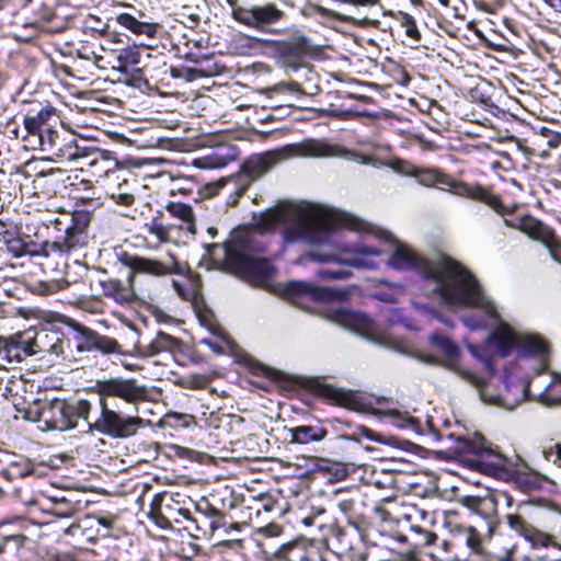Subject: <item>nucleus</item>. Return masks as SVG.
Instances as JSON below:
<instances>
[{
    "instance_id": "nucleus-1",
    "label": "nucleus",
    "mask_w": 561,
    "mask_h": 561,
    "mask_svg": "<svg viewBox=\"0 0 561 561\" xmlns=\"http://www.w3.org/2000/svg\"><path fill=\"white\" fill-rule=\"evenodd\" d=\"M387 262L396 270H417L423 277L425 295L439 298L448 307L480 310L483 316L479 319L474 313L463 318L467 327L491 328L489 340L497 346L502 356L516 347L520 356H534L538 359L537 374L545 370L549 353L547 343L536 334L516 331L506 323L478 279L460 263L445 254L425 259L398 241L394 242Z\"/></svg>"
},
{
    "instance_id": "nucleus-2",
    "label": "nucleus",
    "mask_w": 561,
    "mask_h": 561,
    "mask_svg": "<svg viewBox=\"0 0 561 561\" xmlns=\"http://www.w3.org/2000/svg\"><path fill=\"white\" fill-rule=\"evenodd\" d=\"M278 225H283V240L286 244L298 242L323 244L322 248L307 253L304 259L339 264L337 267L319 270L317 274L320 278L346 279L351 276V272L345 266L374 270L382 261L381 250L373 247L360 244L354 248L332 249V245L327 244L329 231L336 226L358 231L367 230L368 224L353 215L301 202L287 203L268 209L256 220V227L261 232L271 231Z\"/></svg>"
},
{
    "instance_id": "nucleus-3",
    "label": "nucleus",
    "mask_w": 561,
    "mask_h": 561,
    "mask_svg": "<svg viewBox=\"0 0 561 561\" xmlns=\"http://www.w3.org/2000/svg\"><path fill=\"white\" fill-rule=\"evenodd\" d=\"M94 391L99 396L100 412L93 422H88V432L117 438L135 435L142 425V419L117 412L110 405L108 398L117 397L127 402H135L145 398V388L133 379L111 378L98 380Z\"/></svg>"
},
{
    "instance_id": "nucleus-4",
    "label": "nucleus",
    "mask_w": 561,
    "mask_h": 561,
    "mask_svg": "<svg viewBox=\"0 0 561 561\" xmlns=\"http://www.w3.org/2000/svg\"><path fill=\"white\" fill-rule=\"evenodd\" d=\"M208 256L218 265L226 266L254 285L266 287L275 274L271 261L252 255L256 250L253 234L244 229H234L230 238L222 243L205 245Z\"/></svg>"
},
{
    "instance_id": "nucleus-5",
    "label": "nucleus",
    "mask_w": 561,
    "mask_h": 561,
    "mask_svg": "<svg viewBox=\"0 0 561 561\" xmlns=\"http://www.w3.org/2000/svg\"><path fill=\"white\" fill-rule=\"evenodd\" d=\"M340 153V149L320 139H306L250 157L243 164V172L252 180L259 179L277 163L293 157L328 158Z\"/></svg>"
},
{
    "instance_id": "nucleus-6",
    "label": "nucleus",
    "mask_w": 561,
    "mask_h": 561,
    "mask_svg": "<svg viewBox=\"0 0 561 561\" xmlns=\"http://www.w3.org/2000/svg\"><path fill=\"white\" fill-rule=\"evenodd\" d=\"M468 350L471 356L480 363V370L483 376L481 386L471 387L478 391L479 397L484 403L497 405L506 410H514L527 398L530 385L527 381H512L508 378L505 381V389L502 393H489L488 377L493 374L492 360L485 351L478 346L469 344Z\"/></svg>"
},
{
    "instance_id": "nucleus-7",
    "label": "nucleus",
    "mask_w": 561,
    "mask_h": 561,
    "mask_svg": "<svg viewBox=\"0 0 561 561\" xmlns=\"http://www.w3.org/2000/svg\"><path fill=\"white\" fill-rule=\"evenodd\" d=\"M407 175L414 176L419 183L425 186L439 185L442 190L450 191L451 193L461 196L469 197L476 201H480L489 205L496 213L503 211V205L500 198L495 195L488 193L480 185H468L463 182H458L449 175L440 172L437 169H421L414 165H407L402 170Z\"/></svg>"
},
{
    "instance_id": "nucleus-8",
    "label": "nucleus",
    "mask_w": 561,
    "mask_h": 561,
    "mask_svg": "<svg viewBox=\"0 0 561 561\" xmlns=\"http://www.w3.org/2000/svg\"><path fill=\"white\" fill-rule=\"evenodd\" d=\"M80 142H84V140L76 134L55 129V131L47 134L44 140L42 139L37 149L61 161L85 160V164L90 167L106 162L102 151L90 149Z\"/></svg>"
},
{
    "instance_id": "nucleus-9",
    "label": "nucleus",
    "mask_w": 561,
    "mask_h": 561,
    "mask_svg": "<svg viewBox=\"0 0 561 561\" xmlns=\"http://www.w3.org/2000/svg\"><path fill=\"white\" fill-rule=\"evenodd\" d=\"M323 312H325V317L330 321L337 325L353 331L376 344L401 351L400 342L396 341L392 336L383 332L365 313L331 307H327Z\"/></svg>"
},
{
    "instance_id": "nucleus-10",
    "label": "nucleus",
    "mask_w": 561,
    "mask_h": 561,
    "mask_svg": "<svg viewBox=\"0 0 561 561\" xmlns=\"http://www.w3.org/2000/svg\"><path fill=\"white\" fill-rule=\"evenodd\" d=\"M118 261L130 270L129 274L134 275V282L138 274L163 277L185 272V266L171 252L160 253L156 256H139L122 252L118 255Z\"/></svg>"
},
{
    "instance_id": "nucleus-11",
    "label": "nucleus",
    "mask_w": 561,
    "mask_h": 561,
    "mask_svg": "<svg viewBox=\"0 0 561 561\" xmlns=\"http://www.w3.org/2000/svg\"><path fill=\"white\" fill-rule=\"evenodd\" d=\"M430 340L445 355L444 366L447 369L469 386L482 385L483 376L480 366L472 367L460 355L458 346L453 341L440 334H432ZM477 363L480 365L478 360Z\"/></svg>"
},
{
    "instance_id": "nucleus-12",
    "label": "nucleus",
    "mask_w": 561,
    "mask_h": 561,
    "mask_svg": "<svg viewBox=\"0 0 561 561\" xmlns=\"http://www.w3.org/2000/svg\"><path fill=\"white\" fill-rule=\"evenodd\" d=\"M58 123L59 116L54 106L36 104L23 116V125L26 133L23 139L28 146L36 149L41 145L42 138H46L47 134L57 129Z\"/></svg>"
},
{
    "instance_id": "nucleus-13",
    "label": "nucleus",
    "mask_w": 561,
    "mask_h": 561,
    "mask_svg": "<svg viewBox=\"0 0 561 561\" xmlns=\"http://www.w3.org/2000/svg\"><path fill=\"white\" fill-rule=\"evenodd\" d=\"M505 224L508 227L522 231L530 239L543 243L553 257H556V253L561 250V242L556 237L554 231L549 226L531 216H525L515 222L505 220Z\"/></svg>"
},
{
    "instance_id": "nucleus-14",
    "label": "nucleus",
    "mask_w": 561,
    "mask_h": 561,
    "mask_svg": "<svg viewBox=\"0 0 561 561\" xmlns=\"http://www.w3.org/2000/svg\"><path fill=\"white\" fill-rule=\"evenodd\" d=\"M284 295L294 305L308 311L312 310L310 304L325 301L331 297L328 289L298 280L289 282L284 288Z\"/></svg>"
},
{
    "instance_id": "nucleus-15",
    "label": "nucleus",
    "mask_w": 561,
    "mask_h": 561,
    "mask_svg": "<svg viewBox=\"0 0 561 561\" xmlns=\"http://www.w3.org/2000/svg\"><path fill=\"white\" fill-rule=\"evenodd\" d=\"M301 14L305 18L316 19L320 24L324 26H332L333 22H344L358 27L376 25L378 23L377 21H373L367 18L356 19L351 15L342 14L337 11L316 3L306 4L301 9Z\"/></svg>"
},
{
    "instance_id": "nucleus-16",
    "label": "nucleus",
    "mask_w": 561,
    "mask_h": 561,
    "mask_svg": "<svg viewBox=\"0 0 561 561\" xmlns=\"http://www.w3.org/2000/svg\"><path fill=\"white\" fill-rule=\"evenodd\" d=\"M285 12L279 10L275 4L267 3L264 5H255L250 9L239 10L236 12L237 19L251 27H260L267 24H274L280 21Z\"/></svg>"
},
{
    "instance_id": "nucleus-17",
    "label": "nucleus",
    "mask_w": 561,
    "mask_h": 561,
    "mask_svg": "<svg viewBox=\"0 0 561 561\" xmlns=\"http://www.w3.org/2000/svg\"><path fill=\"white\" fill-rule=\"evenodd\" d=\"M106 175L112 176L116 181V186L111 191V198L118 205L130 206L135 202V193L138 188L136 176L129 171H116Z\"/></svg>"
},
{
    "instance_id": "nucleus-18",
    "label": "nucleus",
    "mask_w": 561,
    "mask_h": 561,
    "mask_svg": "<svg viewBox=\"0 0 561 561\" xmlns=\"http://www.w3.org/2000/svg\"><path fill=\"white\" fill-rule=\"evenodd\" d=\"M115 20L118 25L137 36L152 38L158 33L159 24L148 19L141 11L119 13Z\"/></svg>"
},
{
    "instance_id": "nucleus-19",
    "label": "nucleus",
    "mask_w": 561,
    "mask_h": 561,
    "mask_svg": "<svg viewBox=\"0 0 561 561\" xmlns=\"http://www.w3.org/2000/svg\"><path fill=\"white\" fill-rule=\"evenodd\" d=\"M25 334H15L10 337L0 336V356L7 363L21 362L26 356L34 354L31 339Z\"/></svg>"
},
{
    "instance_id": "nucleus-20",
    "label": "nucleus",
    "mask_w": 561,
    "mask_h": 561,
    "mask_svg": "<svg viewBox=\"0 0 561 561\" xmlns=\"http://www.w3.org/2000/svg\"><path fill=\"white\" fill-rule=\"evenodd\" d=\"M39 420L54 430L65 431L76 426V422L70 421L68 403L62 400H55L43 407Z\"/></svg>"
},
{
    "instance_id": "nucleus-21",
    "label": "nucleus",
    "mask_w": 561,
    "mask_h": 561,
    "mask_svg": "<svg viewBox=\"0 0 561 561\" xmlns=\"http://www.w3.org/2000/svg\"><path fill=\"white\" fill-rule=\"evenodd\" d=\"M134 285V275L130 274L125 282L116 278H107L100 282L103 295L119 305L129 304L135 300Z\"/></svg>"
},
{
    "instance_id": "nucleus-22",
    "label": "nucleus",
    "mask_w": 561,
    "mask_h": 561,
    "mask_svg": "<svg viewBox=\"0 0 561 561\" xmlns=\"http://www.w3.org/2000/svg\"><path fill=\"white\" fill-rule=\"evenodd\" d=\"M135 348L139 356L152 357L163 352H175L179 348V341L164 332H158L148 343H138Z\"/></svg>"
},
{
    "instance_id": "nucleus-23",
    "label": "nucleus",
    "mask_w": 561,
    "mask_h": 561,
    "mask_svg": "<svg viewBox=\"0 0 561 561\" xmlns=\"http://www.w3.org/2000/svg\"><path fill=\"white\" fill-rule=\"evenodd\" d=\"M506 519L508 526L513 530L523 535L526 539H529L535 546L539 545L542 547H548L554 542L551 536L535 529L519 515L508 514Z\"/></svg>"
},
{
    "instance_id": "nucleus-24",
    "label": "nucleus",
    "mask_w": 561,
    "mask_h": 561,
    "mask_svg": "<svg viewBox=\"0 0 561 561\" xmlns=\"http://www.w3.org/2000/svg\"><path fill=\"white\" fill-rule=\"evenodd\" d=\"M87 241V234L83 227L72 225L66 229L62 242H54L45 245V254L48 255L49 249L59 252L71 251L76 248L83 247Z\"/></svg>"
},
{
    "instance_id": "nucleus-25",
    "label": "nucleus",
    "mask_w": 561,
    "mask_h": 561,
    "mask_svg": "<svg viewBox=\"0 0 561 561\" xmlns=\"http://www.w3.org/2000/svg\"><path fill=\"white\" fill-rule=\"evenodd\" d=\"M28 339H31V345L34 347V354H59L61 352V339L57 331L42 330L34 336H28Z\"/></svg>"
},
{
    "instance_id": "nucleus-26",
    "label": "nucleus",
    "mask_w": 561,
    "mask_h": 561,
    "mask_svg": "<svg viewBox=\"0 0 561 561\" xmlns=\"http://www.w3.org/2000/svg\"><path fill=\"white\" fill-rule=\"evenodd\" d=\"M141 51L137 46H128L118 51L115 57V62L111 61L113 70L119 71L123 76L128 75L130 66L140 64Z\"/></svg>"
},
{
    "instance_id": "nucleus-27",
    "label": "nucleus",
    "mask_w": 561,
    "mask_h": 561,
    "mask_svg": "<svg viewBox=\"0 0 561 561\" xmlns=\"http://www.w3.org/2000/svg\"><path fill=\"white\" fill-rule=\"evenodd\" d=\"M290 443L295 444H309L311 442L322 440L328 431L323 427L301 425L289 430Z\"/></svg>"
},
{
    "instance_id": "nucleus-28",
    "label": "nucleus",
    "mask_w": 561,
    "mask_h": 561,
    "mask_svg": "<svg viewBox=\"0 0 561 561\" xmlns=\"http://www.w3.org/2000/svg\"><path fill=\"white\" fill-rule=\"evenodd\" d=\"M104 51L105 49L101 45L96 48L89 45H82L77 49V56L81 59L93 61L100 69H106L111 65V61L102 54Z\"/></svg>"
},
{
    "instance_id": "nucleus-29",
    "label": "nucleus",
    "mask_w": 561,
    "mask_h": 561,
    "mask_svg": "<svg viewBox=\"0 0 561 561\" xmlns=\"http://www.w3.org/2000/svg\"><path fill=\"white\" fill-rule=\"evenodd\" d=\"M196 316L199 323L205 327L210 333L220 337L222 341H227L224 330L217 323L214 313L207 308H197Z\"/></svg>"
},
{
    "instance_id": "nucleus-30",
    "label": "nucleus",
    "mask_w": 561,
    "mask_h": 561,
    "mask_svg": "<svg viewBox=\"0 0 561 561\" xmlns=\"http://www.w3.org/2000/svg\"><path fill=\"white\" fill-rule=\"evenodd\" d=\"M167 211L171 216L180 218L183 221L187 222V230L192 233H195V225L193 222V210L188 205L182 203H170L167 206Z\"/></svg>"
},
{
    "instance_id": "nucleus-31",
    "label": "nucleus",
    "mask_w": 561,
    "mask_h": 561,
    "mask_svg": "<svg viewBox=\"0 0 561 561\" xmlns=\"http://www.w3.org/2000/svg\"><path fill=\"white\" fill-rule=\"evenodd\" d=\"M437 536L434 533L426 531L420 526H412L409 537H401V540L409 539L415 548L425 547L433 543Z\"/></svg>"
},
{
    "instance_id": "nucleus-32",
    "label": "nucleus",
    "mask_w": 561,
    "mask_h": 561,
    "mask_svg": "<svg viewBox=\"0 0 561 561\" xmlns=\"http://www.w3.org/2000/svg\"><path fill=\"white\" fill-rule=\"evenodd\" d=\"M53 503V507L50 512L53 515L57 517H70L78 510L77 503L66 499V497H49Z\"/></svg>"
},
{
    "instance_id": "nucleus-33",
    "label": "nucleus",
    "mask_w": 561,
    "mask_h": 561,
    "mask_svg": "<svg viewBox=\"0 0 561 561\" xmlns=\"http://www.w3.org/2000/svg\"><path fill=\"white\" fill-rule=\"evenodd\" d=\"M70 421L82 419L88 421L89 414L92 410V404L88 400H79L72 404L68 403Z\"/></svg>"
},
{
    "instance_id": "nucleus-34",
    "label": "nucleus",
    "mask_w": 561,
    "mask_h": 561,
    "mask_svg": "<svg viewBox=\"0 0 561 561\" xmlns=\"http://www.w3.org/2000/svg\"><path fill=\"white\" fill-rule=\"evenodd\" d=\"M146 228L149 233L157 237V239L161 242H165L170 237V229L167 225H164L159 217H153L149 222L146 224Z\"/></svg>"
},
{
    "instance_id": "nucleus-35",
    "label": "nucleus",
    "mask_w": 561,
    "mask_h": 561,
    "mask_svg": "<svg viewBox=\"0 0 561 561\" xmlns=\"http://www.w3.org/2000/svg\"><path fill=\"white\" fill-rule=\"evenodd\" d=\"M94 346L105 354L122 353L118 342L105 335H96L94 337Z\"/></svg>"
},
{
    "instance_id": "nucleus-36",
    "label": "nucleus",
    "mask_w": 561,
    "mask_h": 561,
    "mask_svg": "<svg viewBox=\"0 0 561 561\" xmlns=\"http://www.w3.org/2000/svg\"><path fill=\"white\" fill-rule=\"evenodd\" d=\"M357 435L383 445L390 443V439L388 437L379 433H376L366 426H358L356 428V432L352 436H348L347 438L351 440L358 442V438L356 437Z\"/></svg>"
},
{
    "instance_id": "nucleus-37",
    "label": "nucleus",
    "mask_w": 561,
    "mask_h": 561,
    "mask_svg": "<svg viewBox=\"0 0 561 561\" xmlns=\"http://www.w3.org/2000/svg\"><path fill=\"white\" fill-rule=\"evenodd\" d=\"M331 396H332L333 400L339 405L345 407L347 409H356L357 408V399L350 391L334 389L331 391Z\"/></svg>"
},
{
    "instance_id": "nucleus-38",
    "label": "nucleus",
    "mask_w": 561,
    "mask_h": 561,
    "mask_svg": "<svg viewBox=\"0 0 561 561\" xmlns=\"http://www.w3.org/2000/svg\"><path fill=\"white\" fill-rule=\"evenodd\" d=\"M401 25L404 27L407 36L414 41L421 39V33L412 15L404 13L401 18Z\"/></svg>"
},
{
    "instance_id": "nucleus-39",
    "label": "nucleus",
    "mask_w": 561,
    "mask_h": 561,
    "mask_svg": "<svg viewBox=\"0 0 561 561\" xmlns=\"http://www.w3.org/2000/svg\"><path fill=\"white\" fill-rule=\"evenodd\" d=\"M390 415L393 419V423L400 428L414 427L416 425V420L408 413L392 411Z\"/></svg>"
},
{
    "instance_id": "nucleus-40",
    "label": "nucleus",
    "mask_w": 561,
    "mask_h": 561,
    "mask_svg": "<svg viewBox=\"0 0 561 561\" xmlns=\"http://www.w3.org/2000/svg\"><path fill=\"white\" fill-rule=\"evenodd\" d=\"M24 541V537L20 534L5 535L3 539L0 541V553L4 552L10 542H13L15 547L22 546Z\"/></svg>"
},
{
    "instance_id": "nucleus-41",
    "label": "nucleus",
    "mask_w": 561,
    "mask_h": 561,
    "mask_svg": "<svg viewBox=\"0 0 561 561\" xmlns=\"http://www.w3.org/2000/svg\"><path fill=\"white\" fill-rule=\"evenodd\" d=\"M124 80L126 83H128L135 88H140L144 83H146V80L142 78V76L140 73V69H137V71L135 73H130L128 71V75L124 76Z\"/></svg>"
},
{
    "instance_id": "nucleus-42",
    "label": "nucleus",
    "mask_w": 561,
    "mask_h": 561,
    "mask_svg": "<svg viewBox=\"0 0 561 561\" xmlns=\"http://www.w3.org/2000/svg\"><path fill=\"white\" fill-rule=\"evenodd\" d=\"M466 542L473 551H478L480 546V538L471 528L466 531Z\"/></svg>"
},
{
    "instance_id": "nucleus-43",
    "label": "nucleus",
    "mask_w": 561,
    "mask_h": 561,
    "mask_svg": "<svg viewBox=\"0 0 561 561\" xmlns=\"http://www.w3.org/2000/svg\"><path fill=\"white\" fill-rule=\"evenodd\" d=\"M468 450L479 456H483L484 453L489 451V449L484 446V438L480 436L477 437L476 442L472 443Z\"/></svg>"
},
{
    "instance_id": "nucleus-44",
    "label": "nucleus",
    "mask_w": 561,
    "mask_h": 561,
    "mask_svg": "<svg viewBox=\"0 0 561 561\" xmlns=\"http://www.w3.org/2000/svg\"><path fill=\"white\" fill-rule=\"evenodd\" d=\"M172 286L181 298H183L185 300H188L192 298L193 294L190 290H186L184 288V286L179 280L173 279Z\"/></svg>"
},
{
    "instance_id": "nucleus-45",
    "label": "nucleus",
    "mask_w": 561,
    "mask_h": 561,
    "mask_svg": "<svg viewBox=\"0 0 561 561\" xmlns=\"http://www.w3.org/2000/svg\"><path fill=\"white\" fill-rule=\"evenodd\" d=\"M561 387V377L554 375L552 380L545 387L543 391L540 393L541 397L548 398L552 388Z\"/></svg>"
},
{
    "instance_id": "nucleus-46",
    "label": "nucleus",
    "mask_w": 561,
    "mask_h": 561,
    "mask_svg": "<svg viewBox=\"0 0 561 561\" xmlns=\"http://www.w3.org/2000/svg\"><path fill=\"white\" fill-rule=\"evenodd\" d=\"M96 522L99 525L103 526L105 529H111L114 525L115 519L113 517H98Z\"/></svg>"
},
{
    "instance_id": "nucleus-47",
    "label": "nucleus",
    "mask_w": 561,
    "mask_h": 561,
    "mask_svg": "<svg viewBox=\"0 0 561 561\" xmlns=\"http://www.w3.org/2000/svg\"><path fill=\"white\" fill-rule=\"evenodd\" d=\"M561 142V135L560 134H553L550 139L548 140V145L551 148H556Z\"/></svg>"
},
{
    "instance_id": "nucleus-48",
    "label": "nucleus",
    "mask_w": 561,
    "mask_h": 561,
    "mask_svg": "<svg viewBox=\"0 0 561 561\" xmlns=\"http://www.w3.org/2000/svg\"><path fill=\"white\" fill-rule=\"evenodd\" d=\"M548 5H550L556 12L561 13V0H543Z\"/></svg>"
},
{
    "instance_id": "nucleus-49",
    "label": "nucleus",
    "mask_w": 561,
    "mask_h": 561,
    "mask_svg": "<svg viewBox=\"0 0 561 561\" xmlns=\"http://www.w3.org/2000/svg\"><path fill=\"white\" fill-rule=\"evenodd\" d=\"M201 343L208 345L210 348H213V350H214L215 352H217V353H221V352H222L221 346L217 345L216 343L211 342V341H210V340H208V339H203V340L201 341Z\"/></svg>"
},
{
    "instance_id": "nucleus-50",
    "label": "nucleus",
    "mask_w": 561,
    "mask_h": 561,
    "mask_svg": "<svg viewBox=\"0 0 561 561\" xmlns=\"http://www.w3.org/2000/svg\"><path fill=\"white\" fill-rule=\"evenodd\" d=\"M15 469H16V467H15V466H13V467L11 468V470L3 471V474H4L5 477H8V478H9V476H10V474L19 473L20 476L24 477V476H26V474H30V473H31V471H30V470H28V471H26V472H24V471L16 472V471H15Z\"/></svg>"
},
{
    "instance_id": "nucleus-51",
    "label": "nucleus",
    "mask_w": 561,
    "mask_h": 561,
    "mask_svg": "<svg viewBox=\"0 0 561 561\" xmlns=\"http://www.w3.org/2000/svg\"><path fill=\"white\" fill-rule=\"evenodd\" d=\"M352 502L351 501H343L339 503V507L344 512L347 513L352 508Z\"/></svg>"
},
{
    "instance_id": "nucleus-52",
    "label": "nucleus",
    "mask_w": 561,
    "mask_h": 561,
    "mask_svg": "<svg viewBox=\"0 0 561 561\" xmlns=\"http://www.w3.org/2000/svg\"><path fill=\"white\" fill-rule=\"evenodd\" d=\"M178 455L183 457V456H187L190 457L194 451L191 450V449H187V448H184V447H178Z\"/></svg>"
},
{
    "instance_id": "nucleus-53",
    "label": "nucleus",
    "mask_w": 561,
    "mask_h": 561,
    "mask_svg": "<svg viewBox=\"0 0 561 561\" xmlns=\"http://www.w3.org/2000/svg\"><path fill=\"white\" fill-rule=\"evenodd\" d=\"M388 320L391 322V323H397L400 321V317L398 314V311L397 310H391L390 311V316L388 317Z\"/></svg>"
},
{
    "instance_id": "nucleus-54",
    "label": "nucleus",
    "mask_w": 561,
    "mask_h": 561,
    "mask_svg": "<svg viewBox=\"0 0 561 561\" xmlns=\"http://www.w3.org/2000/svg\"><path fill=\"white\" fill-rule=\"evenodd\" d=\"M553 461H559L561 463V444L556 446V459Z\"/></svg>"
},
{
    "instance_id": "nucleus-55",
    "label": "nucleus",
    "mask_w": 561,
    "mask_h": 561,
    "mask_svg": "<svg viewBox=\"0 0 561 561\" xmlns=\"http://www.w3.org/2000/svg\"><path fill=\"white\" fill-rule=\"evenodd\" d=\"M207 232H208V234H209L211 238H215V237H216V234H217V229H216L215 227H209V228L207 229Z\"/></svg>"
},
{
    "instance_id": "nucleus-56",
    "label": "nucleus",
    "mask_w": 561,
    "mask_h": 561,
    "mask_svg": "<svg viewBox=\"0 0 561 561\" xmlns=\"http://www.w3.org/2000/svg\"><path fill=\"white\" fill-rule=\"evenodd\" d=\"M180 514L183 515L184 517L188 518L190 517V512L187 510H181L180 511Z\"/></svg>"
},
{
    "instance_id": "nucleus-57",
    "label": "nucleus",
    "mask_w": 561,
    "mask_h": 561,
    "mask_svg": "<svg viewBox=\"0 0 561 561\" xmlns=\"http://www.w3.org/2000/svg\"><path fill=\"white\" fill-rule=\"evenodd\" d=\"M34 503H35V504H41V499H39V497H36V499L34 500Z\"/></svg>"
},
{
    "instance_id": "nucleus-58",
    "label": "nucleus",
    "mask_w": 561,
    "mask_h": 561,
    "mask_svg": "<svg viewBox=\"0 0 561 561\" xmlns=\"http://www.w3.org/2000/svg\"><path fill=\"white\" fill-rule=\"evenodd\" d=\"M440 2H442L443 4H445V5H447V4H448V0H440Z\"/></svg>"
},
{
    "instance_id": "nucleus-59",
    "label": "nucleus",
    "mask_w": 561,
    "mask_h": 561,
    "mask_svg": "<svg viewBox=\"0 0 561 561\" xmlns=\"http://www.w3.org/2000/svg\"><path fill=\"white\" fill-rule=\"evenodd\" d=\"M215 515H219V512L217 510H214Z\"/></svg>"
}]
</instances>
